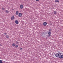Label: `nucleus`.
Wrapping results in <instances>:
<instances>
[{
  "instance_id": "nucleus-1",
  "label": "nucleus",
  "mask_w": 63,
  "mask_h": 63,
  "mask_svg": "<svg viewBox=\"0 0 63 63\" xmlns=\"http://www.w3.org/2000/svg\"><path fill=\"white\" fill-rule=\"evenodd\" d=\"M60 52H59L58 53L56 54H55V56L57 57H59L61 55V53Z\"/></svg>"
},
{
  "instance_id": "nucleus-2",
  "label": "nucleus",
  "mask_w": 63,
  "mask_h": 63,
  "mask_svg": "<svg viewBox=\"0 0 63 63\" xmlns=\"http://www.w3.org/2000/svg\"><path fill=\"white\" fill-rule=\"evenodd\" d=\"M18 16L19 17H20L22 16V14H21V13H20L19 14Z\"/></svg>"
},
{
  "instance_id": "nucleus-3",
  "label": "nucleus",
  "mask_w": 63,
  "mask_h": 63,
  "mask_svg": "<svg viewBox=\"0 0 63 63\" xmlns=\"http://www.w3.org/2000/svg\"><path fill=\"white\" fill-rule=\"evenodd\" d=\"M14 18L15 16H12L11 17V20H14Z\"/></svg>"
},
{
  "instance_id": "nucleus-4",
  "label": "nucleus",
  "mask_w": 63,
  "mask_h": 63,
  "mask_svg": "<svg viewBox=\"0 0 63 63\" xmlns=\"http://www.w3.org/2000/svg\"><path fill=\"white\" fill-rule=\"evenodd\" d=\"M59 58L60 59H62V58H63V55H60L59 56Z\"/></svg>"
},
{
  "instance_id": "nucleus-5",
  "label": "nucleus",
  "mask_w": 63,
  "mask_h": 63,
  "mask_svg": "<svg viewBox=\"0 0 63 63\" xmlns=\"http://www.w3.org/2000/svg\"><path fill=\"white\" fill-rule=\"evenodd\" d=\"M47 24V22H45L43 23V25L44 26H46Z\"/></svg>"
},
{
  "instance_id": "nucleus-6",
  "label": "nucleus",
  "mask_w": 63,
  "mask_h": 63,
  "mask_svg": "<svg viewBox=\"0 0 63 63\" xmlns=\"http://www.w3.org/2000/svg\"><path fill=\"white\" fill-rule=\"evenodd\" d=\"M15 22L16 24H18V21L17 20H16L15 21Z\"/></svg>"
},
{
  "instance_id": "nucleus-7",
  "label": "nucleus",
  "mask_w": 63,
  "mask_h": 63,
  "mask_svg": "<svg viewBox=\"0 0 63 63\" xmlns=\"http://www.w3.org/2000/svg\"><path fill=\"white\" fill-rule=\"evenodd\" d=\"M20 8H21V9H22V8H23V5H22V4H21L20 5Z\"/></svg>"
},
{
  "instance_id": "nucleus-8",
  "label": "nucleus",
  "mask_w": 63,
  "mask_h": 63,
  "mask_svg": "<svg viewBox=\"0 0 63 63\" xmlns=\"http://www.w3.org/2000/svg\"><path fill=\"white\" fill-rule=\"evenodd\" d=\"M16 15H18V11H17L16 12Z\"/></svg>"
},
{
  "instance_id": "nucleus-9",
  "label": "nucleus",
  "mask_w": 63,
  "mask_h": 63,
  "mask_svg": "<svg viewBox=\"0 0 63 63\" xmlns=\"http://www.w3.org/2000/svg\"><path fill=\"white\" fill-rule=\"evenodd\" d=\"M12 46L13 47H15V46H16V44H15V43H13L12 44Z\"/></svg>"
},
{
  "instance_id": "nucleus-10",
  "label": "nucleus",
  "mask_w": 63,
  "mask_h": 63,
  "mask_svg": "<svg viewBox=\"0 0 63 63\" xmlns=\"http://www.w3.org/2000/svg\"><path fill=\"white\" fill-rule=\"evenodd\" d=\"M53 13L54 14H57V12H56V11H54L53 12Z\"/></svg>"
},
{
  "instance_id": "nucleus-11",
  "label": "nucleus",
  "mask_w": 63,
  "mask_h": 63,
  "mask_svg": "<svg viewBox=\"0 0 63 63\" xmlns=\"http://www.w3.org/2000/svg\"><path fill=\"white\" fill-rule=\"evenodd\" d=\"M51 34V32H49L48 33V35H50Z\"/></svg>"
},
{
  "instance_id": "nucleus-12",
  "label": "nucleus",
  "mask_w": 63,
  "mask_h": 63,
  "mask_svg": "<svg viewBox=\"0 0 63 63\" xmlns=\"http://www.w3.org/2000/svg\"><path fill=\"white\" fill-rule=\"evenodd\" d=\"M16 44H19V43L17 42V41H16Z\"/></svg>"
},
{
  "instance_id": "nucleus-13",
  "label": "nucleus",
  "mask_w": 63,
  "mask_h": 63,
  "mask_svg": "<svg viewBox=\"0 0 63 63\" xmlns=\"http://www.w3.org/2000/svg\"><path fill=\"white\" fill-rule=\"evenodd\" d=\"M55 2H59V0H55Z\"/></svg>"
},
{
  "instance_id": "nucleus-14",
  "label": "nucleus",
  "mask_w": 63,
  "mask_h": 63,
  "mask_svg": "<svg viewBox=\"0 0 63 63\" xmlns=\"http://www.w3.org/2000/svg\"><path fill=\"white\" fill-rule=\"evenodd\" d=\"M9 36H8V35H6V38H7L8 39H9Z\"/></svg>"
},
{
  "instance_id": "nucleus-15",
  "label": "nucleus",
  "mask_w": 63,
  "mask_h": 63,
  "mask_svg": "<svg viewBox=\"0 0 63 63\" xmlns=\"http://www.w3.org/2000/svg\"><path fill=\"white\" fill-rule=\"evenodd\" d=\"M18 47V45H16L15 46V47H16V48H17V47Z\"/></svg>"
},
{
  "instance_id": "nucleus-16",
  "label": "nucleus",
  "mask_w": 63,
  "mask_h": 63,
  "mask_svg": "<svg viewBox=\"0 0 63 63\" xmlns=\"http://www.w3.org/2000/svg\"><path fill=\"white\" fill-rule=\"evenodd\" d=\"M5 12H6V13H9V11H8L7 10L5 11Z\"/></svg>"
},
{
  "instance_id": "nucleus-17",
  "label": "nucleus",
  "mask_w": 63,
  "mask_h": 63,
  "mask_svg": "<svg viewBox=\"0 0 63 63\" xmlns=\"http://www.w3.org/2000/svg\"><path fill=\"white\" fill-rule=\"evenodd\" d=\"M0 63H2V60H0Z\"/></svg>"
},
{
  "instance_id": "nucleus-18",
  "label": "nucleus",
  "mask_w": 63,
  "mask_h": 63,
  "mask_svg": "<svg viewBox=\"0 0 63 63\" xmlns=\"http://www.w3.org/2000/svg\"><path fill=\"white\" fill-rule=\"evenodd\" d=\"M45 34H47V32H45Z\"/></svg>"
},
{
  "instance_id": "nucleus-19",
  "label": "nucleus",
  "mask_w": 63,
  "mask_h": 63,
  "mask_svg": "<svg viewBox=\"0 0 63 63\" xmlns=\"http://www.w3.org/2000/svg\"><path fill=\"white\" fill-rule=\"evenodd\" d=\"M2 10H5V8H2Z\"/></svg>"
},
{
  "instance_id": "nucleus-20",
  "label": "nucleus",
  "mask_w": 63,
  "mask_h": 63,
  "mask_svg": "<svg viewBox=\"0 0 63 63\" xmlns=\"http://www.w3.org/2000/svg\"><path fill=\"white\" fill-rule=\"evenodd\" d=\"M7 33L6 32H5L4 33V34L5 35H7Z\"/></svg>"
},
{
  "instance_id": "nucleus-21",
  "label": "nucleus",
  "mask_w": 63,
  "mask_h": 63,
  "mask_svg": "<svg viewBox=\"0 0 63 63\" xmlns=\"http://www.w3.org/2000/svg\"><path fill=\"white\" fill-rule=\"evenodd\" d=\"M49 31H51V30H49Z\"/></svg>"
},
{
  "instance_id": "nucleus-22",
  "label": "nucleus",
  "mask_w": 63,
  "mask_h": 63,
  "mask_svg": "<svg viewBox=\"0 0 63 63\" xmlns=\"http://www.w3.org/2000/svg\"><path fill=\"white\" fill-rule=\"evenodd\" d=\"M36 0V1H39V0Z\"/></svg>"
},
{
  "instance_id": "nucleus-23",
  "label": "nucleus",
  "mask_w": 63,
  "mask_h": 63,
  "mask_svg": "<svg viewBox=\"0 0 63 63\" xmlns=\"http://www.w3.org/2000/svg\"><path fill=\"white\" fill-rule=\"evenodd\" d=\"M50 35H48V36H49Z\"/></svg>"
},
{
  "instance_id": "nucleus-24",
  "label": "nucleus",
  "mask_w": 63,
  "mask_h": 63,
  "mask_svg": "<svg viewBox=\"0 0 63 63\" xmlns=\"http://www.w3.org/2000/svg\"><path fill=\"white\" fill-rule=\"evenodd\" d=\"M21 49H22V48H21Z\"/></svg>"
}]
</instances>
